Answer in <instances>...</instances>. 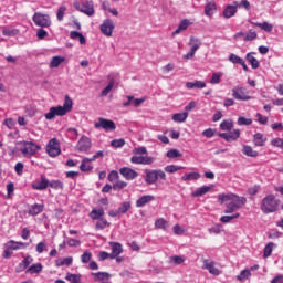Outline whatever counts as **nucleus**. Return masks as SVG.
Returning <instances> with one entry per match:
<instances>
[{
  "label": "nucleus",
  "mask_w": 283,
  "mask_h": 283,
  "mask_svg": "<svg viewBox=\"0 0 283 283\" xmlns=\"http://www.w3.org/2000/svg\"><path fill=\"white\" fill-rule=\"evenodd\" d=\"M218 200L221 205L226 203L224 213H235L238 209H242L247 205V198L240 197L235 193H221L218 196Z\"/></svg>",
  "instance_id": "nucleus-1"
},
{
  "label": "nucleus",
  "mask_w": 283,
  "mask_h": 283,
  "mask_svg": "<svg viewBox=\"0 0 283 283\" xmlns=\"http://www.w3.org/2000/svg\"><path fill=\"white\" fill-rule=\"evenodd\" d=\"M73 105L72 98L66 95L63 106L59 105L51 107L49 112L44 114V117L46 120H54L56 116H65L69 112H72Z\"/></svg>",
  "instance_id": "nucleus-2"
},
{
  "label": "nucleus",
  "mask_w": 283,
  "mask_h": 283,
  "mask_svg": "<svg viewBox=\"0 0 283 283\" xmlns=\"http://www.w3.org/2000/svg\"><path fill=\"white\" fill-rule=\"evenodd\" d=\"M15 151H19L23 158H32L41 151V145L32 140H21L17 143Z\"/></svg>",
  "instance_id": "nucleus-3"
},
{
  "label": "nucleus",
  "mask_w": 283,
  "mask_h": 283,
  "mask_svg": "<svg viewBox=\"0 0 283 283\" xmlns=\"http://www.w3.org/2000/svg\"><path fill=\"white\" fill-rule=\"evenodd\" d=\"M277 207H280V201L273 195L265 196L261 201L262 213H275Z\"/></svg>",
  "instance_id": "nucleus-4"
},
{
  "label": "nucleus",
  "mask_w": 283,
  "mask_h": 283,
  "mask_svg": "<svg viewBox=\"0 0 283 283\" xmlns=\"http://www.w3.org/2000/svg\"><path fill=\"white\" fill-rule=\"evenodd\" d=\"M28 243H23L21 241H14L10 240L3 245V258L8 260L9 258H12V254L14 251H19L21 249H28Z\"/></svg>",
  "instance_id": "nucleus-5"
},
{
  "label": "nucleus",
  "mask_w": 283,
  "mask_h": 283,
  "mask_svg": "<svg viewBox=\"0 0 283 283\" xmlns=\"http://www.w3.org/2000/svg\"><path fill=\"white\" fill-rule=\"evenodd\" d=\"M146 177L145 182L147 185H156L158 180H167V174L163 171V169H155V170H145Z\"/></svg>",
  "instance_id": "nucleus-6"
},
{
  "label": "nucleus",
  "mask_w": 283,
  "mask_h": 283,
  "mask_svg": "<svg viewBox=\"0 0 283 283\" xmlns=\"http://www.w3.org/2000/svg\"><path fill=\"white\" fill-rule=\"evenodd\" d=\"M32 21L38 28H50V25H52L50 15L41 12H35L32 17Z\"/></svg>",
  "instance_id": "nucleus-7"
},
{
  "label": "nucleus",
  "mask_w": 283,
  "mask_h": 283,
  "mask_svg": "<svg viewBox=\"0 0 283 283\" xmlns=\"http://www.w3.org/2000/svg\"><path fill=\"white\" fill-rule=\"evenodd\" d=\"M45 149L50 158H56V156H61V143H59V139L56 138L50 139Z\"/></svg>",
  "instance_id": "nucleus-8"
},
{
  "label": "nucleus",
  "mask_w": 283,
  "mask_h": 283,
  "mask_svg": "<svg viewBox=\"0 0 283 283\" xmlns=\"http://www.w3.org/2000/svg\"><path fill=\"white\" fill-rule=\"evenodd\" d=\"M95 129H104L105 132H114L116 129V124L112 119H105L99 117L94 124Z\"/></svg>",
  "instance_id": "nucleus-9"
},
{
  "label": "nucleus",
  "mask_w": 283,
  "mask_h": 283,
  "mask_svg": "<svg viewBox=\"0 0 283 283\" xmlns=\"http://www.w3.org/2000/svg\"><path fill=\"white\" fill-rule=\"evenodd\" d=\"M202 269L208 271V273H210V275H221L222 274V270L220 269V265L218 263H216V261H211L209 259L203 260Z\"/></svg>",
  "instance_id": "nucleus-10"
},
{
  "label": "nucleus",
  "mask_w": 283,
  "mask_h": 283,
  "mask_svg": "<svg viewBox=\"0 0 283 283\" xmlns=\"http://www.w3.org/2000/svg\"><path fill=\"white\" fill-rule=\"evenodd\" d=\"M232 96L235 101H251V97L248 93H247V88L242 87V86H235L232 88Z\"/></svg>",
  "instance_id": "nucleus-11"
},
{
  "label": "nucleus",
  "mask_w": 283,
  "mask_h": 283,
  "mask_svg": "<svg viewBox=\"0 0 283 283\" xmlns=\"http://www.w3.org/2000/svg\"><path fill=\"white\" fill-rule=\"evenodd\" d=\"M114 28H116V25L112 19H105L99 25V30L104 36H112V34H114Z\"/></svg>",
  "instance_id": "nucleus-12"
},
{
  "label": "nucleus",
  "mask_w": 283,
  "mask_h": 283,
  "mask_svg": "<svg viewBox=\"0 0 283 283\" xmlns=\"http://www.w3.org/2000/svg\"><path fill=\"white\" fill-rule=\"evenodd\" d=\"M50 185V180L45 177V175H41L39 180L32 182V189L35 191H45Z\"/></svg>",
  "instance_id": "nucleus-13"
},
{
  "label": "nucleus",
  "mask_w": 283,
  "mask_h": 283,
  "mask_svg": "<svg viewBox=\"0 0 283 283\" xmlns=\"http://www.w3.org/2000/svg\"><path fill=\"white\" fill-rule=\"evenodd\" d=\"M156 161V158L150 156H133L130 163L133 165H153Z\"/></svg>",
  "instance_id": "nucleus-14"
},
{
  "label": "nucleus",
  "mask_w": 283,
  "mask_h": 283,
  "mask_svg": "<svg viewBox=\"0 0 283 283\" xmlns=\"http://www.w3.org/2000/svg\"><path fill=\"white\" fill-rule=\"evenodd\" d=\"M77 10H80V12H83L87 17H94V2L84 1L78 4Z\"/></svg>",
  "instance_id": "nucleus-15"
},
{
  "label": "nucleus",
  "mask_w": 283,
  "mask_h": 283,
  "mask_svg": "<svg viewBox=\"0 0 283 283\" xmlns=\"http://www.w3.org/2000/svg\"><path fill=\"white\" fill-rule=\"evenodd\" d=\"M92 147V140L87 136H82L77 142V151H90Z\"/></svg>",
  "instance_id": "nucleus-16"
},
{
  "label": "nucleus",
  "mask_w": 283,
  "mask_h": 283,
  "mask_svg": "<svg viewBox=\"0 0 283 283\" xmlns=\"http://www.w3.org/2000/svg\"><path fill=\"white\" fill-rule=\"evenodd\" d=\"M119 174L125 178L126 180H135V178H138V174L136 170L129 168V167H123L119 169Z\"/></svg>",
  "instance_id": "nucleus-17"
},
{
  "label": "nucleus",
  "mask_w": 283,
  "mask_h": 283,
  "mask_svg": "<svg viewBox=\"0 0 283 283\" xmlns=\"http://www.w3.org/2000/svg\"><path fill=\"white\" fill-rule=\"evenodd\" d=\"M258 269H260V265L254 264L250 269L241 271L240 274L237 276V280H239V282H244V280H249V277L251 276V271H258Z\"/></svg>",
  "instance_id": "nucleus-18"
},
{
  "label": "nucleus",
  "mask_w": 283,
  "mask_h": 283,
  "mask_svg": "<svg viewBox=\"0 0 283 283\" xmlns=\"http://www.w3.org/2000/svg\"><path fill=\"white\" fill-rule=\"evenodd\" d=\"M238 12V2H233V4H228L223 10V17L226 19H231V17H235Z\"/></svg>",
  "instance_id": "nucleus-19"
},
{
  "label": "nucleus",
  "mask_w": 283,
  "mask_h": 283,
  "mask_svg": "<svg viewBox=\"0 0 283 283\" xmlns=\"http://www.w3.org/2000/svg\"><path fill=\"white\" fill-rule=\"evenodd\" d=\"M189 25H193V21L189 19L181 20L178 28L172 32V35L176 36L177 34H180V32H185Z\"/></svg>",
  "instance_id": "nucleus-20"
},
{
  "label": "nucleus",
  "mask_w": 283,
  "mask_h": 283,
  "mask_svg": "<svg viewBox=\"0 0 283 283\" xmlns=\"http://www.w3.org/2000/svg\"><path fill=\"white\" fill-rule=\"evenodd\" d=\"M154 200H156V197H154L153 195L142 196L139 199H137L136 207L140 209L142 207H145V205L154 202Z\"/></svg>",
  "instance_id": "nucleus-21"
},
{
  "label": "nucleus",
  "mask_w": 283,
  "mask_h": 283,
  "mask_svg": "<svg viewBox=\"0 0 283 283\" xmlns=\"http://www.w3.org/2000/svg\"><path fill=\"white\" fill-rule=\"evenodd\" d=\"M112 253H111V260H114V258H118L120 253H123V245L118 242H111L109 243Z\"/></svg>",
  "instance_id": "nucleus-22"
},
{
  "label": "nucleus",
  "mask_w": 283,
  "mask_h": 283,
  "mask_svg": "<svg viewBox=\"0 0 283 283\" xmlns=\"http://www.w3.org/2000/svg\"><path fill=\"white\" fill-rule=\"evenodd\" d=\"M33 262H34V258H32V255L25 256L22 260V262H20L19 265L17 266L18 273H21V271H25V269H28V266H30Z\"/></svg>",
  "instance_id": "nucleus-23"
},
{
  "label": "nucleus",
  "mask_w": 283,
  "mask_h": 283,
  "mask_svg": "<svg viewBox=\"0 0 283 283\" xmlns=\"http://www.w3.org/2000/svg\"><path fill=\"white\" fill-rule=\"evenodd\" d=\"M211 189H213V185H210V186H201V187L197 188V189L192 192V197H193V198H200V197L205 196L206 193H209V191H211Z\"/></svg>",
  "instance_id": "nucleus-24"
},
{
  "label": "nucleus",
  "mask_w": 283,
  "mask_h": 283,
  "mask_svg": "<svg viewBox=\"0 0 283 283\" xmlns=\"http://www.w3.org/2000/svg\"><path fill=\"white\" fill-rule=\"evenodd\" d=\"M251 25H255L256 28H260V30H263V32L271 33L273 32V24L264 21V22H251Z\"/></svg>",
  "instance_id": "nucleus-25"
},
{
  "label": "nucleus",
  "mask_w": 283,
  "mask_h": 283,
  "mask_svg": "<svg viewBox=\"0 0 283 283\" xmlns=\"http://www.w3.org/2000/svg\"><path fill=\"white\" fill-rule=\"evenodd\" d=\"M108 84L107 86L102 91L101 96H107L112 90H114V85H116V78L114 75H108Z\"/></svg>",
  "instance_id": "nucleus-26"
},
{
  "label": "nucleus",
  "mask_w": 283,
  "mask_h": 283,
  "mask_svg": "<svg viewBox=\"0 0 283 283\" xmlns=\"http://www.w3.org/2000/svg\"><path fill=\"white\" fill-rule=\"evenodd\" d=\"M186 87L187 90H205V87H207V83L202 81L187 82Z\"/></svg>",
  "instance_id": "nucleus-27"
},
{
  "label": "nucleus",
  "mask_w": 283,
  "mask_h": 283,
  "mask_svg": "<svg viewBox=\"0 0 283 283\" xmlns=\"http://www.w3.org/2000/svg\"><path fill=\"white\" fill-rule=\"evenodd\" d=\"M266 143V137L262 133H256L253 136V144L255 147H264V144Z\"/></svg>",
  "instance_id": "nucleus-28"
},
{
  "label": "nucleus",
  "mask_w": 283,
  "mask_h": 283,
  "mask_svg": "<svg viewBox=\"0 0 283 283\" xmlns=\"http://www.w3.org/2000/svg\"><path fill=\"white\" fill-rule=\"evenodd\" d=\"M190 45V51L198 52V50H200V45H202V41H200V39L195 38V36H190V41L189 44Z\"/></svg>",
  "instance_id": "nucleus-29"
},
{
  "label": "nucleus",
  "mask_w": 283,
  "mask_h": 283,
  "mask_svg": "<svg viewBox=\"0 0 283 283\" xmlns=\"http://www.w3.org/2000/svg\"><path fill=\"white\" fill-rule=\"evenodd\" d=\"M242 154H244V156H248L249 158H258L259 156V153L256 150H253V148L249 145H243Z\"/></svg>",
  "instance_id": "nucleus-30"
},
{
  "label": "nucleus",
  "mask_w": 283,
  "mask_h": 283,
  "mask_svg": "<svg viewBox=\"0 0 283 283\" xmlns=\"http://www.w3.org/2000/svg\"><path fill=\"white\" fill-rule=\"evenodd\" d=\"M88 216L91 220H101V218L105 216V210H103V208H99V209L94 208Z\"/></svg>",
  "instance_id": "nucleus-31"
},
{
  "label": "nucleus",
  "mask_w": 283,
  "mask_h": 283,
  "mask_svg": "<svg viewBox=\"0 0 283 283\" xmlns=\"http://www.w3.org/2000/svg\"><path fill=\"white\" fill-rule=\"evenodd\" d=\"M44 206L41 203H34L29 209V216H39V213H43Z\"/></svg>",
  "instance_id": "nucleus-32"
},
{
  "label": "nucleus",
  "mask_w": 283,
  "mask_h": 283,
  "mask_svg": "<svg viewBox=\"0 0 283 283\" xmlns=\"http://www.w3.org/2000/svg\"><path fill=\"white\" fill-rule=\"evenodd\" d=\"M189 118V113L184 112V113H176L172 115V120L174 123H185Z\"/></svg>",
  "instance_id": "nucleus-33"
},
{
  "label": "nucleus",
  "mask_w": 283,
  "mask_h": 283,
  "mask_svg": "<svg viewBox=\"0 0 283 283\" xmlns=\"http://www.w3.org/2000/svg\"><path fill=\"white\" fill-rule=\"evenodd\" d=\"M181 180L184 182H190L191 180H200V174L199 172H189L184 176H181Z\"/></svg>",
  "instance_id": "nucleus-34"
},
{
  "label": "nucleus",
  "mask_w": 283,
  "mask_h": 283,
  "mask_svg": "<svg viewBox=\"0 0 283 283\" xmlns=\"http://www.w3.org/2000/svg\"><path fill=\"white\" fill-rule=\"evenodd\" d=\"M92 275L97 282H105V280H109V277H112L107 272L92 273Z\"/></svg>",
  "instance_id": "nucleus-35"
},
{
  "label": "nucleus",
  "mask_w": 283,
  "mask_h": 283,
  "mask_svg": "<svg viewBox=\"0 0 283 283\" xmlns=\"http://www.w3.org/2000/svg\"><path fill=\"white\" fill-rule=\"evenodd\" d=\"M245 59L251 64L252 70H258V67H260V62L253 56V53H248Z\"/></svg>",
  "instance_id": "nucleus-36"
},
{
  "label": "nucleus",
  "mask_w": 283,
  "mask_h": 283,
  "mask_svg": "<svg viewBox=\"0 0 283 283\" xmlns=\"http://www.w3.org/2000/svg\"><path fill=\"white\" fill-rule=\"evenodd\" d=\"M220 129L222 132H231L233 129V119H226L221 122Z\"/></svg>",
  "instance_id": "nucleus-37"
},
{
  "label": "nucleus",
  "mask_w": 283,
  "mask_h": 283,
  "mask_svg": "<svg viewBox=\"0 0 283 283\" xmlns=\"http://www.w3.org/2000/svg\"><path fill=\"white\" fill-rule=\"evenodd\" d=\"M43 271V265L41 263L33 264L27 269V273L34 275Z\"/></svg>",
  "instance_id": "nucleus-38"
},
{
  "label": "nucleus",
  "mask_w": 283,
  "mask_h": 283,
  "mask_svg": "<svg viewBox=\"0 0 283 283\" xmlns=\"http://www.w3.org/2000/svg\"><path fill=\"white\" fill-rule=\"evenodd\" d=\"M222 76H224L222 72L212 73V77L210 78V85H220V81H222Z\"/></svg>",
  "instance_id": "nucleus-39"
},
{
  "label": "nucleus",
  "mask_w": 283,
  "mask_h": 283,
  "mask_svg": "<svg viewBox=\"0 0 283 283\" xmlns=\"http://www.w3.org/2000/svg\"><path fill=\"white\" fill-rule=\"evenodd\" d=\"M156 229H163L166 231V229H169V221L165 220L164 218H159L155 221Z\"/></svg>",
  "instance_id": "nucleus-40"
},
{
  "label": "nucleus",
  "mask_w": 283,
  "mask_h": 283,
  "mask_svg": "<svg viewBox=\"0 0 283 283\" xmlns=\"http://www.w3.org/2000/svg\"><path fill=\"white\" fill-rule=\"evenodd\" d=\"M72 262H74V259L72 256H69L56 260L55 264L56 266H72Z\"/></svg>",
  "instance_id": "nucleus-41"
},
{
  "label": "nucleus",
  "mask_w": 283,
  "mask_h": 283,
  "mask_svg": "<svg viewBox=\"0 0 283 283\" xmlns=\"http://www.w3.org/2000/svg\"><path fill=\"white\" fill-rule=\"evenodd\" d=\"M49 187H51V189H55L56 191H63L64 189V185L63 181L61 180H51L49 181Z\"/></svg>",
  "instance_id": "nucleus-42"
},
{
  "label": "nucleus",
  "mask_w": 283,
  "mask_h": 283,
  "mask_svg": "<svg viewBox=\"0 0 283 283\" xmlns=\"http://www.w3.org/2000/svg\"><path fill=\"white\" fill-rule=\"evenodd\" d=\"M63 61H65V57L63 56H53L51 62H50V67L54 69V67H59V65H61V63H63Z\"/></svg>",
  "instance_id": "nucleus-43"
},
{
  "label": "nucleus",
  "mask_w": 283,
  "mask_h": 283,
  "mask_svg": "<svg viewBox=\"0 0 283 283\" xmlns=\"http://www.w3.org/2000/svg\"><path fill=\"white\" fill-rule=\"evenodd\" d=\"M166 174H176V171H182L185 167L182 166H176V165H168L165 168Z\"/></svg>",
  "instance_id": "nucleus-44"
},
{
  "label": "nucleus",
  "mask_w": 283,
  "mask_h": 283,
  "mask_svg": "<svg viewBox=\"0 0 283 283\" xmlns=\"http://www.w3.org/2000/svg\"><path fill=\"white\" fill-rule=\"evenodd\" d=\"M185 260H187L185 256L172 255L169 258V264L179 265V264H182Z\"/></svg>",
  "instance_id": "nucleus-45"
},
{
  "label": "nucleus",
  "mask_w": 283,
  "mask_h": 283,
  "mask_svg": "<svg viewBox=\"0 0 283 283\" xmlns=\"http://www.w3.org/2000/svg\"><path fill=\"white\" fill-rule=\"evenodd\" d=\"M274 247L275 244L273 242L268 243L263 249V258H271Z\"/></svg>",
  "instance_id": "nucleus-46"
},
{
  "label": "nucleus",
  "mask_w": 283,
  "mask_h": 283,
  "mask_svg": "<svg viewBox=\"0 0 283 283\" xmlns=\"http://www.w3.org/2000/svg\"><path fill=\"white\" fill-rule=\"evenodd\" d=\"M214 13H216V3L210 2V3L206 4L205 14L207 17H212V14H214Z\"/></svg>",
  "instance_id": "nucleus-47"
},
{
  "label": "nucleus",
  "mask_w": 283,
  "mask_h": 283,
  "mask_svg": "<svg viewBox=\"0 0 283 283\" xmlns=\"http://www.w3.org/2000/svg\"><path fill=\"white\" fill-rule=\"evenodd\" d=\"M66 282L71 283H80L81 282V274H72L67 273L65 276Z\"/></svg>",
  "instance_id": "nucleus-48"
},
{
  "label": "nucleus",
  "mask_w": 283,
  "mask_h": 283,
  "mask_svg": "<svg viewBox=\"0 0 283 283\" xmlns=\"http://www.w3.org/2000/svg\"><path fill=\"white\" fill-rule=\"evenodd\" d=\"M240 218V213H234L232 216H222L220 218V222H223V224H228V222H231V220H238Z\"/></svg>",
  "instance_id": "nucleus-49"
},
{
  "label": "nucleus",
  "mask_w": 283,
  "mask_h": 283,
  "mask_svg": "<svg viewBox=\"0 0 283 283\" xmlns=\"http://www.w3.org/2000/svg\"><path fill=\"white\" fill-rule=\"evenodd\" d=\"M129 209H132V201H124L123 203H120L117 210L119 211V213H127Z\"/></svg>",
  "instance_id": "nucleus-50"
},
{
  "label": "nucleus",
  "mask_w": 283,
  "mask_h": 283,
  "mask_svg": "<svg viewBox=\"0 0 283 283\" xmlns=\"http://www.w3.org/2000/svg\"><path fill=\"white\" fill-rule=\"evenodd\" d=\"M108 224L109 223L107 222V220L105 218H101V219H97L95 229L97 231H103V229H105Z\"/></svg>",
  "instance_id": "nucleus-51"
},
{
  "label": "nucleus",
  "mask_w": 283,
  "mask_h": 283,
  "mask_svg": "<svg viewBox=\"0 0 283 283\" xmlns=\"http://www.w3.org/2000/svg\"><path fill=\"white\" fill-rule=\"evenodd\" d=\"M125 187H127V182L123 181V180H116L113 182V189L114 191H120V189H125Z\"/></svg>",
  "instance_id": "nucleus-52"
},
{
  "label": "nucleus",
  "mask_w": 283,
  "mask_h": 283,
  "mask_svg": "<svg viewBox=\"0 0 283 283\" xmlns=\"http://www.w3.org/2000/svg\"><path fill=\"white\" fill-rule=\"evenodd\" d=\"M111 147H114L115 149H120V147H125V139H113L111 142Z\"/></svg>",
  "instance_id": "nucleus-53"
},
{
  "label": "nucleus",
  "mask_w": 283,
  "mask_h": 283,
  "mask_svg": "<svg viewBox=\"0 0 283 283\" xmlns=\"http://www.w3.org/2000/svg\"><path fill=\"white\" fill-rule=\"evenodd\" d=\"M2 34H3V36H17L19 34V30L3 28Z\"/></svg>",
  "instance_id": "nucleus-54"
},
{
  "label": "nucleus",
  "mask_w": 283,
  "mask_h": 283,
  "mask_svg": "<svg viewBox=\"0 0 283 283\" xmlns=\"http://www.w3.org/2000/svg\"><path fill=\"white\" fill-rule=\"evenodd\" d=\"M229 61L230 63H233L234 65H240L244 60L238 55H235L234 53H231L229 55Z\"/></svg>",
  "instance_id": "nucleus-55"
},
{
  "label": "nucleus",
  "mask_w": 283,
  "mask_h": 283,
  "mask_svg": "<svg viewBox=\"0 0 283 283\" xmlns=\"http://www.w3.org/2000/svg\"><path fill=\"white\" fill-rule=\"evenodd\" d=\"M258 39V33L253 30L248 31V33L244 35V41H255Z\"/></svg>",
  "instance_id": "nucleus-56"
},
{
  "label": "nucleus",
  "mask_w": 283,
  "mask_h": 283,
  "mask_svg": "<svg viewBox=\"0 0 283 283\" xmlns=\"http://www.w3.org/2000/svg\"><path fill=\"white\" fill-rule=\"evenodd\" d=\"M36 253H43V251H48V242L41 241L36 244L35 248Z\"/></svg>",
  "instance_id": "nucleus-57"
},
{
  "label": "nucleus",
  "mask_w": 283,
  "mask_h": 283,
  "mask_svg": "<svg viewBox=\"0 0 283 283\" xmlns=\"http://www.w3.org/2000/svg\"><path fill=\"white\" fill-rule=\"evenodd\" d=\"M90 260H92V252L85 251V252L81 255V262H82V264H87V262H90Z\"/></svg>",
  "instance_id": "nucleus-58"
},
{
  "label": "nucleus",
  "mask_w": 283,
  "mask_h": 283,
  "mask_svg": "<svg viewBox=\"0 0 283 283\" xmlns=\"http://www.w3.org/2000/svg\"><path fill=\"white\" fill-rule=\"evenodd\" d=\"M182 154H180V150L178 149H170L167 151V158H180Z\"/></svg>",
  "instance_id": "nucleus-59"
},
{
  "label": "nucleus",
  "mask_w": 283,
  "mask_h": 283,
  "mask_svg": "<svg viewBox=\"0 0 283 283\" xmlns=\"http://www.w3.org/2000/svg\"><path fill=\"white\" fill-rule=\"evenodd\" d=\"M253 124V119L251 118H247V117H239L238 118V125L242 126V125H252Z\"/></svg>",
  "instance_id": "nucleus-60"
},
{
  "label": "nucleus",
  "mask_w": 283,
  "mask_h": 283,
  "mask_svg": "<svg viewBox=\"0 0 283 283\" xmlns=\"http://www.w3.org/2000/svg\"><path fill=\"white\" fill-rule=\"evenodd\" d=\"M229 140H238L240 138V129H234L233 132L228 133Z\"/></svg>",
  "instance_id": "nucleus-61"
},
{
  "label": "nucleus",
  "mask_w": 283,
  "mask_h": 283,
  "mask_svg": "<svg viewBox=\"0 0 283 283\" xmlns=\"http://www.w3.org/2000/svg\"><path fill=\"white\" fill-rule=\"evenodd\" d=\"M66 8L65 6H61L59 9H57V21H63V18L65 17V12H66Z\"/></svg>",
  "instance_id": "nucleus-62"
},
{
  "label": "nucleus",
  "mask_w": 283,
  "mask_h": 283,
  "mask_svg": "<svg viewBox=\"0 0 283 283\" xmlns=\"http://www.w3.org/2000/svg\"><path fill=\"white\" fill-rule=\"evenodd\" d=\"M271 145L273 147H279V149H283V139L282 138H274L271 140Z\"/></svg>",
  "instance_id": "nucleus-63"
},
{
  "label": "nucleus",
  "mask_w": 283,
  "mask_h": 283,
  "mask_svg": "<svg viewBox=\"0 0 283 283\" xmlns=\"http://www.w3.org/2000/svg\"><path fill=\"white\" fill-rule=\"evenodd\" d=\"M119 176H118V171L113 170L108 174V180L109 182H116V180H118Z\"/></svg>",
  "instance_id": "nucleus-64"
}]
</instances>
